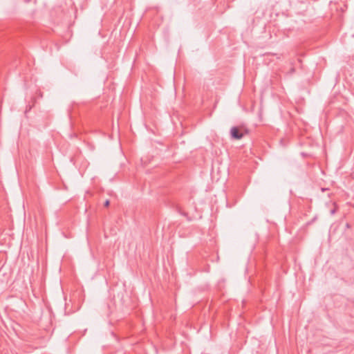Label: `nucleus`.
<instances>
[{"label": "nucleus", "instance_id": "f03ea898", "mask_svg": "<svg viewBox=\"0 0 354 354\" xmlns=\"http://www.w3.org/2000/svg\"><path fill=\"white\" fill-rule=\"evenodd\" d=\"M109 205V200H106L104 203V206L105 207H108Z\"/></svg>", "mask_w": 354, "mask_h": 354}, {"label": "nucleus", "instance_id": "7ed1b4c3", "mask_svg": "<svg viewBox=\"0 0 354 354\" xmlns=\"http://www.w3.org/2000/svg\"><path fill=\"white\" fill-rule=\"evenodd\" d=\"M335 212H336V209H332V210L330 211V214H331L332 215H333V214L335 213Z\"/></svg>", "mask_w": 354, "mask_h": 354}, {"label": "nucleus", "instance_id": "f257e3e1", "mask_svg": "<svg viewBox=\"0 0 354 354\" xmlns=\"http://www.w3.org/2000/svg\"><path fill=\"white\" fill-rule=\"evenodd\" d=\"M246 133H247V131H243V129H241L237 127H233L230 129L231 137H232V138L235 139V140L241 139Z\"/></svg>", "mask_w": 354, "mask_h": 354}]
</instances>
